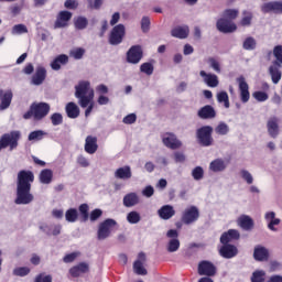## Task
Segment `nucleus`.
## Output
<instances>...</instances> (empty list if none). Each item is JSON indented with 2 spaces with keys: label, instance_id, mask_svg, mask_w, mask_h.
<instances>
[{
  "label": "nucleus",
  "instance_id": "nucleus-42",
  "mask_svg": "<svg viewBox=\"0 0 282 282\" xmlns=\"http://www.w3.org/2000/svg\"><path fill=\"white\" fill-rule=\"evenodd\" d=\"M65 219L68 221V224H76V221H78V209L69 208L66 210Z\"/></svg>",
  "mask_w": 282,
  "mask_h": 282
},
{
  "label": "nucleus",
  "instance_id": "nucleus-56",
  "mask_svg": "<svg viewBox=\"0 0 282 282\" xmlns=\"http://www.w3.org/2000/svg\"><path fill=\"white\" fill-rule=\"evenodd\" d=\"M51 122L53 127H58L59 124H63V115L61 112H55L51 116Z\"/></svg>",
  "mask_w": 282,
  "mask_h": 282
},
{
  "label": "nucleus",
  "instance_id": "nucleus-37",
  "mask_svg": "<svg viewBox=\"0 0 282 282\" xmlns=\"http://www.w3.org/2000/svg\"><path fill=\"white\" fill-rule=\"evenodd\" d=\"M41 184H52L54 172L50 169L42 170L39 176Z\"/></svg>",
  "mask_w": 282,
  "mask_h": 282
},
{
  "label": "nucleus",
  "instance_id": "nucleus-39",
  "mask_svg": "<svg viewBox=\"0 0 282 282\" xmlns=\"http://www.w3.org/2000/svg\"><path fill=\"white\" fill-rule=\"evenodd\" d=\"M239 175L243 182L248 184V186H252L254 184V176H252V173L246 169H241L239 171Z\"/></svg>",
  "mask_w": 282,
  "mask_h": 282
},
{
  "label": "nucleus",
  "instance_id": "nucleus-10",
  "mask_svg": "<svg viewBox=\"0 0 282 282\" xmlns=\"http://www.w3.org/2000/svg\"><path fill=\"white\" fill-rule=\"evenodd\" d=\"M216 28L219 32H223V34H231L232 32H237V24L226 18H220L216 23Z\"/></svg>",
  "mask_w": 282,
  "mask_h": 282
},
{
  "label": "nucleus",
  "instance_id": "nucleus-64",
  "mask_svg": "<svg viewBox=\"0 0 282 282\" xmlns=\"http://www.w3.org/2000/svg\"><path fill=\"white\" fill-rule=\"evenodd\" d=\"M90 218V221H98V219H100V217H102V212L101 209H94L90 213V216H88Z\"/></svg>",
  "mask_w": 282,
  "mask_h": 282
},
{
  "label": "nucleus",
  "instance_id": "nucleus-18",
  "mask_svg": "<svg viewBox=\"0 0 282 282\" xmlns=\"http://www.w3.org/2000/svg\"><path fill=\"white\" fill-rule=\"evenodd\" d=\"M45 78H47V70L43 66H37L35 69V74L31 78V83L39 87L45 83Z\"/></svg>",
  "mask_w": 282,
  "mask_h": 282
},
{
  "label": "nucleus",
  "instance_id": "nucleus-57",
  "mask_svg": "<svg viewBox=\"0 0 282 282\" xmlns=\"http://www.w3.org/2000/svg\"><path fill=\"white\" fill-rule=\"evenodd\" d=\"M79 213L82 215L83 221H87L89 219V205L82 204L79 206Z\"/></svg>",
  "mask_w": 282,
  "mask_h": 282
},
{
  "label": "nucleus",
  "instance_id": "nucleus-60",
  "mask_svg": "<svg viewBox=\"0 0 282 282\" xmlns=\"http://www.w3.org/2000/svg\"><path fill=\"white\" fill-rule=\"evenodd\" d=\"M141 30L142 32L147 33L151 30V19L149 17H143L141 19Z\"/></svg>",
  "mask_w": 282,
  "mask_h": 282
},
{
  "label": "nucleus",
  "instance_id": "nucleus-13",
  "mask_svg": "<svg viewBox=\"0 0 282 282\" xmlns=\"http://www.w3.org/2000/svg\"><path fill=\"white\" fill-rule=\"evenodd\" d=\"M127 61L132 65H138V63L142 61V46L134 45L130 47V50L127 53Z\"/></svg>",
  "mask_w": 282,
  "mask_h": 282
},
{
  "label": "nucleus",
  "instance_id": "nucleus-46",
  "mask_svg": "<svg viewBox=\"0 0 282 282\" xmlns=\"http://www.w3.org/2000/svg\"><path fill=\"white\" fill-rule=\"evenodd\" d=\"M242 47L248 52H252V50H257V40H254V37L252 36L245 39L242 43Z\"/></svg>",
  "mask_w": 282,
  "mask_h": 282
},
{
  "label": "nucleus",
  "instance_id": "nucleus-29",
  "mask_svg": "<svg viewBox=\"0 0 282 282\" xmlns=\"http://www.w3.org/2000/svg\"><path fill=\"white\" fill-rule=\"evenodd\" d=\"M158 215L165 221L175 217V208L172 205H164L158 210Z\"/></svg>",
  "mask_w": 282,
  "mask_h": 282
},
{
  "label": "nucleus",
  "instance_id": "nucleus-31",
  "mask_svg": "<svg viewBox=\"0 0 282 282\" xmlns=\"http://www.w3.org/2000/svg\"><path fill=\"white\" fill-rule=\"evenodd\" d=\"M238 226H240L242 230H252V228H254V220L248 215H241L238 218Z\"/></svg>",
  "mask_w": 282,
  "mask_h": 282
},
{
  "label": "nucleus",
  "instance_id": "nucleus-16",
  "mask_svg": "<svg viewBox=\"0 0 282 282\" xmlns=\"http://www.w3.org/2000/svg\"><path fill=\"white\" fill-rule=\"evenodd\" d=\"M200 78H203V83L207 85V87H219V77L216 74L207 73L206 70L199 72Z\"/></svg>",
  "mask_w": 282,
  "mask_h": 282
},
{
  "label": "nucleus",
  "instance_id": "nucleus-44",
  "mask_svg": "<svg viewBox=\"0 0 282 282\" xmlns=\"http://www.w3.org/2000/svg\"><path fill=\"white\" fill-rule=\"evenodd\" d=\"M265 271L264 270H256L252 272L250 281L251 282H265Z\"/></svg>",
  "mask_w": 282,
  "mask_h": 282
},
{
  "label": "nucleus",
  "instance_id": "nucleus-9",
  "mask_svg": "<svg viewBox=\"0 0 282 282\" xmlns=\"http://www.w3.org/2000/svg\"><path fill=\"white\" fill-rule=\"evenodd\" d=\"M126 29L123 24H118L113 26L109 36L110 45H120L122 43V39H124Z\"/></svg>",
  "mask_w": 282,
  "mask_h": 282
},
{
  "label": "nucleus",
  "instance_id": "nucleus-15",
  "mask_svg": "<svg viewBox=\"0 0 282 282\" xmlns=\"http://www.w3.org/2000/svg\"><path fill=\"white\" fill-rule=\"evenodd\" d=\"M162 142L164 147H167V149L175 150L182 148V141H180V139H177L173 133L163 134Z\"/></svg>",
  "mask_w": 282,
  "mask_h": 282
},
{
  "label": "nucleus",
  "instance_id": "nucleus-41",
  "mask_svg": "<svg viewBox=\"0 0 282 282\" xmlns=\"http://www.w3.org/2000/svg\"><path fill=\"white\" fill-rule=\"evenodd\" d=\"M45 135H47V132H45L43 130H35L29 134L28 140H29V142H39V141L43 140V138H45Z\"/></svg>",
  "mask_w": 282,
  "mask_h": 282
},
{
  "label": "nucleus",
  "instance_id": "nucleus-25",
  "mask_svg": "<svg viewBox=\"0 0 282 282\" xmlns=\"http://www.w3.org/2000/svg\"><path fill=\"white\" fill-rule=\"evenodd\" d=\"M12 105V90H0V111H6Z\"/></svg>",
  "mask_w": 282,
  "mask_h": 282
},
{
  "label": "nucleus",
  "instance_id": "nucleus-63",
  "mask_svg": "<svg viewBox=\"0 0 282 282\" xmlns=\"http://www.w3.org/2000/svg\"><path fill=\"white\" fill-rule=\"evenodd\" d=\"M155 194V188H153V186L148 185L142 189V195L143 197H153V195Z\"/></svg>",
  "mask_w": 282,
  "mask_h": 282
},
{
  "label": "nucleus",
  "instance_id": "nucleus-59",
  "mask_svg": "<svg viewBox=\"0 0 282 282\" xmlns=\"http://www.w3.org/2000/svg\"><path fill=\"white\" fill-rule=\"evenodd\" d=\"M70 56L73 58H75V61H80V58H83V56H85V51L84 48H74L70 51Z\"/></svg>",
  "mask_w": 282,
  "mask_h": 282
},
{
  "label": "nucleus",
  "instance_id": "nucleus-32",
  "mask_svg": "<svg viewBox=\"0 0 282 282\" xmlns=\"http://www.w3.org/2000/svg\"><path fill=\"white\" fill-rule=\"evenodd\" d=\"M66 115L72 120H76L78 116H80V108H78V105H76L74 101H70L65 107Z\"/></svg>",
  "mask_w": 282,
  "mask_h": 282
},
{
  "label": "nucleus",
  "instance_id": "nucleus-34",
  "mask_svg": "<svg viewBox=\"0 0 282 282\" xmlns=\"http://www.w3.org/2000/svg\"><path fill=\"white\" fill-rule=\"evenodd\" d=\"M69 63V57L65 54L58 55L53 59L51 63V68L54 69V72H58L61 69L62 65H67Z\"/></svg>",
  "mask_w": 282,
  "mask_h": 282
},
{
  "label": "nucleus",
  "instance_id": "nucleus-24",
  "mask_svg": "<svg viewBox=\"0 0 282 282\" xmlns=\"http://www.w3.org/2000/svg\"><path fill=\"white\" fill-rule=\"evenodd\" d=\"M122 203L126 208H133L140 204V196L135 192H130L123 196Z\"/></svg>",
  "mask_w": 282,
  "mask_h": 282
},
{
  "label": "nucleus",
  "instance_id": "nucleus-43",
  "mask_svg": "<svg viewBox=\"0 0 282 282\" xmlns=\"http://www.w3.org/2000/svg\"><path fill=\"white\" fill-rule=\"evenodd\" d=\"M215 133H217V135H228V133H230V127L228 123L220 121L215 128Z\"/></svg>",
  "mask_w": 282,
  "mask_h": 282
},
{
  "label": "nucleus",
  "instance_id": "nucleus-49",
  "mask_svg": "<svg viewBox=\"0 0 282 282\" xmlns=\"http://www.w3.org/2000/svg\"><path fill=\"white\" fill-rule=\"evenodd\" d=\"M167 252H177L180 250V239H170L166 246Z\"/></svg>",
  "mask_w": 282,
  "mask_h": 282
},
{
  "label": "nucleus",
  "instance_id": "nucleus-26",
  "mask_svg": "<svg viewBox=\"0 0 282 282\" xmlns=\"http://www.w3.org/2000/svg\"><path fill=\"white\" fill-rule=\"evenodd\" d=\"M241 235L239 234V230L237 229H229L228 231L224 232L220 237V243L223 245H229L230 241H237Z\"/></svg>",
  "mask_w": 282,
  "mask_h": 282
},
{
  "label": "nucleus",
  "instance_id": "nucleus-28",
  "mask_svg": "<svg viewBox=\"0 0 282 282\" xmlns=\"http://www.w3.org/2000/svg\"><path fill=\"white\" fill-rule=\"evenodd\" d=\"M264 219L268 223L269 230L276 232V228L274 226H279V224H281V219L276 218V213L274 212L265 213Z\"/></svg>",
  "mask_w": 282,
  "mask_h": 282
},
{
  "label": "nucleus",
  "instance_id": "nucleus-54",
  "mask_svg": "<svg viewBox=\"0 0 282 282\" xmlns=\"http://www.w3.org/2000/svg\"><path fill=\"white\" fill-rule=\"evenodd\" d=\"M153 64L147 62L141 64L140 66V72H142V74H147V76H151L153 74Z\"/></svg>",
  "mask_w": 282,
  "mask_h": 282
},
{
  "label": "nucleus",
  "instance_id": "nucleus-53",
  "mask_svg": "<svg viewBox=\"0 0 282 282\" xmlns=\"http://www.w3.org/2000/svg\"><path fill=\"white\" fill-rule=\"evenodd\" d=\"M208 65L210 68H213L216 74H221V64H219L218 61L215 59V57L208 58Z\"/></svg>",
  "mask_w": 282,
  "mask_h": 282
},
{
  "label": "nucleus",
  "instance_id": "nucleus-4",
  "mask_svg": "<svg viewBox=\"0 0 282 282\" xmlns=\"http://www.w3.org/2000/svg\"><path fill=\"white\" fill-rule=\"evenodd\" d=\"M117 225L118 223L112 218H108L100 223L97 230V239L99 241L109 239V237H111V232H113V228H116Z\"/></svg>",
  "mask_w": 282,
  "mask_h": 282
},
{
  "label": "nucleus",
  "instance_id": "nucleus-40",
  "mask_svg": "<svg viewBox=\"0 0 282 282\" xmlns=\"http://www.w3.org/2000/svg\"><path fill=\"white\" fill-rule=\"evenodd\" d=\"M253 18H254V15L252 14L251 11H243L242 19L240 21V25H242V28H250L252 25Z\"/></svg>",
  "mask_w": 282,
  "mask_h": 282
},
{
  "label": "nucleus",
  "instance_id": "nucleus-21",
  "mask_svg": "<svg viewBox=\"0 0 282 282\" xmlns=\"http://www.w3.org/2000/svg\"><path fill=\"white\" fill-rule=\"evenodd\" d=\"M84 151L88 153V155H94V153L98 151V138L94 135L86 137Z\"/></svg>",
  "mask_w": 282,
  "mask_h": 282
},
{
  "label": "nucleus",
  "instance_id": "nucleus-47",
  "mask_svg": "<svg viewBox=\"0 0 282 282\" xmlns=\"http://www.w3.org/2000/svg\"><path fill=\"white\" fill-rule=\"evenodd\" d=\"M141 219H142V217L140 216V213H138L135 210H132V212L128 213V215H127L128 224H132V225L140 224Z\"/></svg>",
  "mask_w": 282,
  "mask_h": 282
},
{
  "label": "nucleus",
  "instance_id": "nucleus-11",
  "mask_svg": "<svg viewBox=\"0 0 282 282\" xmlns=\"http://www.w3.org/2000/svg\"><path fill=\"white\" fill-rule=\"evenodd\" d=\"M34 120H43L50 113V106L47 102H39L31 105Z\"/></svg>",
  "mask_w": 282,
  "mask_h": 282
},
{
  "label": "nucleus",
  "instance_id": "nucleus-6",
  "mask_svg": "<svg viewBox=\"0 0 282 282\" xmlns=\"http://www.w3.org/2000/svg\"><path fill=\"white\" fill-rule=\"evenodd\" d=\"M267 132L273 140H276L281 135V119L273 116L267 120Z\"/></svg>",
  "mask_w": 282,
  "mask_h": 282
},
{
  "label": "nucleus",
  "instance_id": "nucleus-61",
  "mask_svg": "<svg viewBox=\"0 0 282 282\" xmlns=\"http://www.w3.org/2000/svg\"><path fill=\"white\" fill-rule=\"evenodd\" d=\"M77 164H79V166H82L83 169H87L90 166V163H89V159H87L85 155L83 154H79L77 156Z\"/></svg>",
  "mask_w": 282,
  "mask_h": 282
},
{
  "label": "nucleus",
  "instance_id": "nucleus-48",
  "mask_svg": "<svg viewBox=\"0 0 282 282\" xmlns=\"http://www.w3.org/2000/svg\"><path fill=\"white\" fill-rule=\"evenodd\" d=\"M239 17V10L237 9H227L223 13V18L227 19L228 21H235Z\"/></svg>",
  "mask_w": 282,
  "mask_h": 282
},
{
  "label": "nucleus",
  "instance_id": "nucleus-62",
  "mask_svg": "<svg viewBox=\"0 0 282 282\" xmlns=\"http://www.w3.org/2000/svg\"><path fill=\"white\" fill-rule=\"evenodd\" d=\"M63 230V226L62 225H51L50 227V232L51 235H53V237H58V235H61V231Z\"/></svg>",
  "mask_w": 282,
  "mask_h": 282
},
{
  "label": "nucleus",
  "instance_id": "nucleus-22",
  "mask_svg": "<svg viewBox=\"0 0 282 282\" xmlns=\"http://www.w3.org/2000/svg\"><path fill=\"white\" fill-rule=\"evenodd\" d=\"M72 20V12L69 11H61L57 14L54 28L61 29V28H67V23Z\"/></svg>",
  "mask_w": 282,
  "mask_h": 282
},
{
  "label": "nucleus",
  "instance_id": "nucleus-2",
  "mask_svg": "<svg viewBox=\"0 0 282 282\" xmlns=\"http://www.w3.org/2000/svg\"><path fill=\"white\" fill-rule=\"evenodd\" d=\"M94 88L91 83L82 80L75 86V98L78 99V105L82 109H87V105L94 100Z\"/></svg>",
  "mask_w": 282,
  "mask_h": 282
},
{
  "label": "nucleus",
  "instance_id": "nucleus-23",
  "mask_svg": "<svg viewBox=\"0 0 282 282\" xmlns=\"http://www.w3.org/2000/svg\"><path fill=\"white\" fill-rule=\"evenodd\" d=\"M253 259L256 261H268V259H270V250H268V248L259 245L256 246L253 249Z\"/></svg>",
  "mask_w": 282,
  "mask_h": 282
},
{
  "label": "nucleus",
  "instance_id": "nucleus-50",
  "mask_svg": "<svg viewBox=\"0 0 282 282\" xmlns=\"http://www.w3.org/2000/svg\"><path fill=\"white\" fill-rule=\"evenodd\" d=\"M192 177L195 180V182H200V180H204V167L196 166L192 170Z\"/></svg>",
  "mask_w": 282,
  "mask_h": 282
},
{
  "label": "nucleus",
  "instance_id": "nucleus-7",
  "mask_svg": "<svg viewBox=\"0 0 282 282\" xmlns=\"http://www.w3.org/2000/svg\"><path fill=\"white\" fill-rule=\"evenodd\" d=\"M197 219H199V208H197V206H189L184 209L181 221L185 224V226H191V224H195Z\"/></svg>",
  "mask_w": 282,
  "mask_h": 282
},
{
  "label": "nucleus",
  "instance_id": "nucleus-35",
  "mask_svg": "<svg viewBox=\"0 0 282 282\" xmlns=\"http://www.w3.org/2000/svg\"><path fill=\"white\" fill-rule=\"evenodd\" d=\"M88 271H89V264L85 262H80L79 264L70 268L69 274L73 275L74 278H77V276H80V274H85Z\"/></svg>",
  "mask_w": 282,
  "mask_h": 282
},
{
  "label": "nucleus",
  "instance_id": "nucleus-17",
  "mask_svg": "<svg viewBox=\"0 0 282 282\" xmlns=\"http://www.w3.org/2000/svg\"><path fill=\"white\" fill-rule=\"evenodd\" d=\"M282 64L279 62H273L272 65L269 66V76H271V80L273 85H279L282 78L281 72Z\"/></svg>",
  "mask_w": 282,
  "mask_h": 282
},
{
  "label": "nucleus",
  "instance_id": "nucleus-8",
  "mask_svg": "<svg viewBox=\"0 0 282 282\" xmlns=\"http://www.w3.org/2000/svg\"><path fill=\"white\" fill-rule=\"evenodd\" d=\"M262 14H282V0H273L261 4Z\"/></svg>",
  "mask_w": 282,
  "mask_h": 282
},
{
  "label": "nucleus",
  "instance_id": "nucleus-36",
  "mask_svg": "<svg viewBox=\"0 0 282 282\" xmlns=\"http://www.w3.org/2000/svg\"><path fill=\"white\" fill-rule=\"evenodd\" d=\"M188 26H175L171 31V36L174 39H188Z\"/></svg>",
  "mask_w": 282,
  "mask_h": 282
},
{
  "label": "nucleus",
  "instance_id": "nucleus-19",
  "mask_svg": "<svg viewBox=\"0 0 282 282\" xmlns=\"http://www.w3.org/2000/svg\"><path fill=\"white\" fill-rule=\"evenodd\" d=\"M227 169L228 161L221 158L215 159L209 163V171H212V173H224Z\"/></svg>",
  "mask_w": 282,
  "mask_h": 282
},
{
  "label": "nucleus",
  "instance_id": "nucleus-1",
  "mask_svg": "<svg viewBox=\"0 0 282 282\" xmlns=\"http://www.w3.org/2000/svg\"><path fill=\"white\" fill-rule=\"evenodd\" d=\"M34 183V173L32 171L22 170L18 173L17 197L14 204L18 206H28L34 202L32 194V184Z\"/></svg>",
  "mask_w": 282,
  "mask_h": 282
},
{
  "label": "nucleus",
  "instance_id": "nucleus-45",
  "mask_svg": "<svg viewBox=\"0 0 282 282\" xmlns=\"http://www.w3.org/2000/svg\"><path fill=\"white\" fill-rule=\"evenodd\" d=\"M74 25L76 30H85L89 25V20L85 17H77L74 19Z\"/></svg>",
  "mask_w": 282,
  "mask_h": 282
},
{
  "label": "nucleus",
  "instance_id": "nucleus-38",
  "mask_svg": "<svg viewBox=\"0 0 282 282\" xmlns=\"http://www.w3.org/2000/svg\"><path fill=\"white\" fill-rule=\"evenodd\" d=\"M216 98L217 102L224 105L225 109H230V97H228V93L223 90L216 95Z\"/></svg>",
  "mask_w": 282,
  "mask_h": 282
},
{
  "label": "nucleus",
  "instance_id": "nucleus-27",
  "mask_svg": "<svg viewBox=\"0 0 282 282\" xmlns=\"http://www.w3.org/2000/svg\"><path fill=\"white\" fill-rule=\"evenodd\" d=\"M198 117H200L202 120H213V118L217 117V111H215L213 106L207 105L198 110Z\"/></svg>",
  "mask_w": 282,
  "mask_h": 282
},
{
  "label": "nucleus",
  "instance_id": "nucleus-20",
  "mask_svg": "<svg viewBox=\"0 0 282 282\" xmlns=\"http://www.w3.org/2000/svg\"><path fill=\"white\" fill-rule=\"evenodd\" d=\"M144 261H147V254L144 252H140L138 254V260L133 263V270L135 274L140 276H147V270L144 269Z\"/></svg>",
  "mask_w": 282,
  "mask_h": 282
},
{
  "label": "nucleus",
  "instance_id": "nucleus-33",
  "mask_svg": "<svg viewBox=\"0 0 282 282\" xmlns=\"http://www.w3.org/2000/svg\"><path fill=\"white\" fill-rule=\"evenodd\" d=\"M115 177L117 180H131V177H132L131 166L126 165V166L117 169L115 172Z\"/></svg>",
  "mask_w": 282,
  "mask_h": 282
},
{
  "label": "nucleus",
  "instance_id": "nucleus-3",
  "mask_svg": "<svg viewBox=\"0 0 282 282\" xmlns=\"http://www.w3.org/2000/svg\"><path fill=\"white\" fill-rule=\"evenodd\" d=\"M213 131L212 126H203L196 130L197 142L200 147H213V142H215Z\"/></svg>",
  "mask_w": 282,
  "mask_h": 282
},
{
  "label": "nucleus",
  "instance_id": "nucleus-12",
  "mask_svg": "<svg viewBox=\"0 0 282 282\" xmlns=\"http://www.w3.org/2000/svg\"><path fill=\"white\" fill-rule=\"evenodd\" d=\"M236 80L239 87L240 100L241 102L246 104L250 100V86L243 76L238 77Z\"/></svg>",
  "mask_w": 282,
  "mask_h": 282
},
{
  "label": "nucleus",
  "instance_id": "nucleus-51",
  "mask_svg": "<svg viewBox=\"0 0 282 282\" xmlns=\"http://www.w3.org/2000/svg\"><path fill=\"white\" fill-rule=\"evenodd\" d=\"M31 269L29 267H17L13 269L14 276H28L30 274Z\"/></svg>",
  "mask_w": 282,
  "mask_h": 282
},
{
  "label": "nucleus",
  "instance_id": "nucleus-30",
  "mask_svg": "<svg viewBox=\"0 0 282 282\" xmlns=\"http://www.w3.org/2000/svg\"><path fill=\"white\" fill-rule=\"evenodd\" d=\"M220 254L224 259H232V257H237V247L234 245H223L219 249Z\"/></svg>",
  "mask_w": 282,
  "mask_h": 282
},
{
  "label": "nucleus",
  "instance_id": "nucleus-58",
  "mask_svg": "<svg viewBox=\"0 0 282 282\" xmlns=\"http://www.w3.org/2000/svg\"><path fill=\"white\" fill-rule=\"evenodd\" d=\"M12 34H28V26L25 24H15L11 31Z\"/></svg>",
  "mask_w": 282,
  "mask_h": 282
},
{
  "label": "nucleus",
  "instance_id": "nucleus-52",
  "mask_svg": "<svg viewBox=\"0 0 282 282\" xmlns=\"http://www.w3.org/2000/svg\"><path fill=\"white\" fill-rule=\"evenodd\" d=\"M252 97L254 98V100H257L258 102H265V100H268L270 98V96L268 95V93L265 91H254L252 94Z\"/></svg>",
  "mask_w": 282,
  "mask_h": 282
},
{
  "label": "nucleus",
  "instance_id": "nucleus-14",
  "mask_svg": "<svg viewBox=\"0 0 282 282\" xmlns=\"http://www.w3.org/2000/svg\"><path fill=\"white\" fill-rule=\"evenodd\" d=\"M217 268L210 261H202L198 264V274L200 276H215Z\"/></svg>",
  "mask_w": 282,
  "mask_h": 282
},
{
  "label": "nucleus",
  "instance_id": "nucleus-55",
  "mask_svg": "<svg viewBox=\"0 0 282 282\" xmlns=\"http://www.w3.org/2000/svg\"><path fill=\"white\" fill-rule=\"evenodd\" d=\"M273 56L275 61L273 63H279V65H282V46L278 45L273 48Z\"/></svg>",
  "mask_w": 282,
  "mask_h": 282
},
{
  "label": "nucleus",
  "instance_id": "nucleus-5",
  "mask_svg": "<svg viewBox=\"0 0 282 282\" xmlns=\"http://www.w3.org/2000/svg\"><path fill=\"white\" fill-rule=\"evenodd\" d=\"M21 139L20 131H11L9 133L3 134L0 138V151L1 149H8L10 147V151H14L19 147V140Z\"/></svg>",
  "mask_w": 282,
  "mask_h": 282
}]
</instances>
